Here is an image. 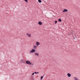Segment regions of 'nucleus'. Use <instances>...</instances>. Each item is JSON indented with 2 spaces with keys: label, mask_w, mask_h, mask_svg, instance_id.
I'll return each mask as SVG.
<instances>
[{
  "label": "nucleus",
  "mask_w": 80,
  "mask_h": 80,
  "mask_svg": "<svg viewBox=\"0 0 80 80\" xmlns=\"http://www.w3.org/2000/svg\"><path fill=\"white\" fill-rule=\"evenodd\" d=\"M26 63H27V64H28V65H31V64H32L31 62H30L28 61H27Z\"/></svg>",
  "instance_id": "obj_1"
},
{
  "label": "nucleus",
  "mask_w": 80,
  "mask_h": 80,
  "mask_svg": "<svg viewBox=\"0 0 80 80\" xmlns=\"http://www.w3.org/2000/svg\"><path fill=\"white\" fill-rule=\"evenodd\" d=\"M62 12H68V10L66 9H65L62 11Z\"/></svg>",
  "instance_id": "obj_2"
},
{
  "label": "nucleus",
  "mask_w": 80,
  "mask_h": 80,
  "mask_svg": "<svg viewBox=\"0 0 80 80\" xmlns=\"http://www.w3.org/2000/svg\"><path fill=\"white\" fill-rule=\"evenodd\" d=\"M35 50L34 49H32L31 51H30V53H33V52H34Z\"/></svg>",
  "instance_id": "obj_3"
},
{
  "label": "nucleus",
  "mask_w": 80,
  "mask_h": 80,
  "mask_svg": "<svg viewBox=\"0 0 80 80\" xmlns=\"http://www.w3.org/2000/svg\"><path fill=\"white\" fill-rule=\"evenodd\" d=\"M38 24H39V25H41L42 24V22L39 21L38 22Z\"/></svg>",
  "instance_id": "obj_4"
},
{
  "label": "nucleus",
  "mask_w": 80,
  "mask_h": 80,
  "mask_svg": "<svg viewBox=\"0 0 80 80\" xmlns=\"http://www.w3.org/2000/svg\"><path fill=\"white\" fill-rule=\"evenodd\" d=\"M68 77H71V74H70L69 73H68Z\"/></svg>",
  "instance_id": "obj_5"
},
{
  "label": "nucleus",
  "mask_w": 80,
  "mask_h": 80,
  "mask_svg": "<svg viewBox=\"0 0 80 80\" xmlns=\"http://www.w3.org/2000/svg\"><path fill=\"white\" fill-rule=\"evenodd\" d=\"M27 35H28L29 37H31V34H28V33H27Z\"/></svg>",
  "instance_id": "obj_6"
},
{
  "label": "nucleus",
  "mask_w": 80,
  "mask_h": 80,
  "mask_svg": "<svg viewBox=\"0 0 80 80\" xmlns=\"http://www.w3.org/2000/svg\"><path fill=\"white\" fill-rule=\"evenodd\" d=\"M58 21L59 22H62V20H61V19L59 18V19H58Z\"/></svg>",
  "instance_id": "obj_7"
},
{
  "label": "nucleus",
  "mask_w": 80,
  "mask_h": 80,
  "mask_svg": "<svg viewBox=\"0 0 80 80\" xmlns=\"http://www.w3.org/2000/svg\"><path fill=\"white\" fill-rule=\"evenodd\" d=\"M36 45H39V42H36Z\"/></svg>",
  "instance_id": "obj_8"
},
{
  "label": "nucleus",
  "mask_w": 80,
  "mask_h": 80,
  "mask_svg": "<svg viewBox=\"0 0 80 80\" xmlns=\"http://www.w3.org/2000/svg\"><path fill=\"white\" fill-rule=\"evenodd\" d=\"M38 2L39 3H41V2H42V1H41V0H38Z\"/></svg>",
  "instance_id": "obj_9"
},
{
  "label": "nucleus",
  "mask_w": 80,
  "mask_h": 80,
  "mask_svg": "<svg viewBox=\"0 0 80 80\" xmlns=\"http://www.w3.org/2000/svg\"><path fill=\"white\" fill-rule=\"evenodd\" d=\"M43 76H42L41 77V80H42V79H43Z\"/></svg>",
  "instance_id": "obj_10"
},
{
  "label": "nucleus",
  "mask_w": 80,
  "mask_h": 80,
  "mask_svg": "<svg viewBox=\"0 0 80 80\" xmlns=\"http://www.w3.org/2000/svg\"><path fill=\"white\" fill-rule=\"evenodd\" d=\"M24 1H25V2H27V3L28 2V0H24Z\"/></svg>",
  "instance_id": "obj_11"
},
{
  "label": "nucleus",
  "mask_w": 80,
  "mask_h": 80,
  "mask_svg": "<svg viewBox=\"0 0 80 80\" xmlns=\"http://www.w3.org/2000/svg\"><path fill=\"white\" fill-rule=\"evenodd\" d=\"M48 13H47L46 14V16H48Z\"/></svg>",
  "instance_id": "obj_12"
},
{
  "label": "nucleus",
  "mask_w": 80,
  "mask_h": 80,
  "mask_svg": "<svg viewBox=\"0 0 80 80\" xmlns=\"http://www.w3.org/2000/svg\"><path fill=\"white\" fill-rule=\"evenodd\" d=\"M35 55H38V54L37 53H36L35 54Z\"/></svg>",
  "instance_id": "obj_13"
},
{
  "label": "nucleus",
  "mask_w": 80,
  "mask_h": 80,
  "mask_svg": "<svg viewBox=\"0 0 80 80\" xmlns=\"http://www.w3.org/2000/svg\"><path fill=\"white\" fill-rule=\"evenodd\" d=\"M38 73V72H34V73H36V74H37V73Z\"/></svg>",
  "instance_id": "obj_14"
},
{
  "label": "nucleus",
  "mask_w": 80,
  "mask_h": 80,
  "mask_svg": "<svg viewBox=\"0 0 80 80\" xmlns=\"http://www.w3.org/2000/svg\"><path fill=\"white\" fill-rule=\"evenodd\" d=\"M75 80H78L77 78H75Z\"/></svg>",
  "instance_id": "obj_15"
},
{
  "label": "nucleus",
  "mask_w": 80,
  "mask_h": 80,
  "mask_svg": "<svg viewBox=\"0 0 80 80\" xmlns=\"http://www.w3.org/2000/svg\"><path fill=\"white\" fill-rule=\"evenodd\" d=\"M57 23V21H55V23L56 24Z\"/></svg>",
  "instance_id": "obj_16"
},
{
  "label": "nucleus",
  "mask_w": 80,
  "mask_h": 80,
  "mask_svg": "<svg viewBox=\"0 0 80 80\" xmlns=\"http://www.w3.org/2000/svg\"><path fill=\"white\" fill-rule=\"evenodd\" d=\"M34 74H35V73H32V75H34Z\"/></svg>",
  "instance_id": "obj_17"
},
{
  "label": "nucleus",
  "mask_w": 80,
  "mask_h": 80,
  "mask_svg": "<svg viewBox=\"0 0 80 80\" xmlns=\"http://www.w3.org/2000/svg\"><path fill=\"white\" fill-rule=\"evenodd\" d=\"M35 47H36V46H35Z\"/></svg>",
  "instance_id": "obj_18"
}]
</instances>
